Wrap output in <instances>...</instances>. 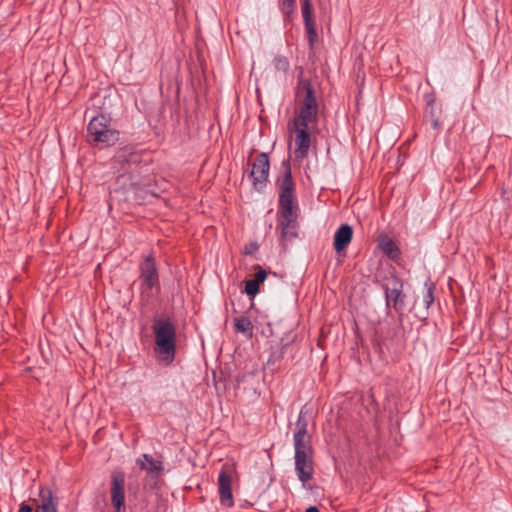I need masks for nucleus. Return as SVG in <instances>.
<instances>
[{"label": "nucleus", "mask_w": 512, "mask_h": 512, "mask_svg": "<svg viewBox=\"0 0 512 512\" xmlns=\"http://www.w3.org/2000/svg\"><path fill=\"white\" fill-rule=\"evenodd\" d=\"M298 109L290 128L294 135L295 160L302 162L308 157L313 135L318 132L319 103L316 91L308 79L299 78L296 89Z\"/></svg>", "instance_id": "obj_1"}, {"label": "nucleus", "mask_w": 512, "mask_h": 512, "mask_svg": "<svg viewBox=\"0 0 512 512\" xmlns=\"http://www.w3.org/2000/svg\"><path fill=\"white\" fill-rule=\"evenodd\" d=\"M307 427L308 421L305 418L303 409H301L296 422L293 439L295 449V471L303 486L312 479L314 471L313 447Z\"/></svg>", "instance_id": "obj_2"}, {"label": "nucleus", "mask_w": 512, "mask_h": 512, "mask_svg": "<svg viewBox=\"0 0 512 512\" xmlns=\"http://www.w3.org/2000/svg\"><path fill=\"white\" fill-rule=\"evenodd\" d=\"M154 353L166 365L173 362L176 352V328L169 319L157 318L153 323Z\"/></svg>", "instance_id": "obj_3"}, {"label": "nucleus", "mask_w": 512, "mask_h": 512, "mask_svg": "<svg viewBox=\"0 0 512 512\" xmlns=\"http://www.w3.org/2000/svg\"><path fill=\"white\" fill-rule=\"evenodd\" d=\"M87 139L90 143L101 146H113L119 140V131L111 127V119L104 114L93 117L87 127Z\"/></svg>", "instance_id": "obj_4"}, {"label": "nucleus", "mask_w": 512, "mask_h": 512, "mask_svg": "<svg viewBox=\"0 0 512 512\" xmlns=\"http://www.w3.org/2000/svg\"><path fill=\"white\" fill-rule=\"evenodd\" d=\"M284 174L279 180V215L280 217H297V202L294 195L295 184L288 161H283Z\"/></svg>", "instance_id": "obj_5"}, {"label": "nucleus", "mask_w": 512, "mask_h": 512, "mask_svg": "<svg viewBox=\"0 0 512 512\" xmlns=\"http://www.w3.org/2000/svg\"><path fill=\"white\" fill-rule=\"evenodd\" d=\"M140 280L143 292H148L159 284L158 271L152 255L145 257L140 263Z\"/></svg>", "instance_id": "obj_6"}, {"label": "nucleus", "mask_w": 512, "mask_h": 512, "mask_svg": "<svg viewBox=\"0 0 512 512\" xmlns=\"http://www.w3.org/2000/svg\"><path fill=\"white\" fill-rule=\"evenodd\" d=\"M269 167L270 165L267 154H259L253 163L252 170L249 175L256 190L260 191L266 186L269 175Z\"/></svg>", "instance_id": "obj_7"}, {"label": "nucleus", "mask_w": 512, "mask_h": 512, "mask_svg": "<svg viewBox=\"0 0 512 512\" xmlns=\"http://www.w3.org/2000/svg\"><path fill=\"white\" fill-rule=\"evenodd\" d=\"M111 501L115 512H126L125 507V476L116 471L111 475Z\"/></svg>", "instance_id": "obj_8"}, {"label": "nucleus", "mask_w": 512, "mask_h": 512, "mask_svg": "<svg viewBox=\"0 0 512 512\" xmlns=\"http://www.w3.org/2000/svg\"><path fill=\"white\" fill-rule=\"evenodd\" d=\"M386 297V304L390 306L392 304L393 308L396 311H401L404 306V296L402 294L403 284L402 282L396 278L391 277L387 280V282L383 285Z\"/></svg>", "instance_id": "obj_9"}, {"label": "nucleus", "mask_w": 512, "mask_h": 512, "mask_svg": "<svg viewBox=\"0 0 512 512\" xmlns=\"http://www.w3.org/2000/svg\"><path fill=\"white\" fill-rule=\"evenodd\" d=\"M297 217H280L277 229L280 230V242L285 248L297 237Z\"/></svg>", "instance_id": "obj_10"}, {"label": "nucleus", "mask_w": 512, "mask_h": 512, "mask_svg": "<svg viewBox=\"0 0 512 512\" xmlns=\"http://www.w3.org/2000/svg\"><path fill=\"white\" fill-rule=\"evenodd\" d=\"M231 483H232V478H231L230 474L227 473V471H225V470H221L218 475L220 502L222 505H225L227 507H232L234 504Z\"/></svg>", "instance_id": "obj_11"}, {"label": "nucleus", "mask_w": 512, "mask_h": 512, "mask_svg": "<svg viewBox=\"0 0 512 512\" xmlns=\"http://www.w3.org/2000/svg\"><path fill=\"white\" fill-rule=\"evenodd\" d=\"M353 237V229L348 224H342L334 235V249L341 252L350 244Z\"/></svg>", "instance_id": "obj_12"}, {"label": "nucleus", "mask_w": 512, "mask_h": 512, "mask_svg": "<svg viewBox=\"0 0 512 512\" xmlns=\"http://www.w3.org/2000/svg\"><path fill=\"white\" fill-rule=\"evenodd\" d=\"M137 464L142 470H147L155 476H158L163 470L162 462L154 460L149 454H143L141 458H138Z\"/></svg>", "instance_id": "obj_13"}, {"label": "nucleus", "mask_w": 512, "mask_h": 512, "mask_svg": "<svg viewBox=\"0 0 512 512\" xmlns=\"http://www.w3.org/2000/svg\"><path fill=\"white\" fill-rule=\"evenodd\" d=\"M40 498L41 503L37 506L35 512H58L57 503L49 489H42L40 491Z\"/></svg>", "instance_id": "obj_14"}, {"label": "nucleus", "mask_w": 512, "mask_h": 512, "mask_svg": "<svg viewBox=\"0 0 512 512\" xmlns=\"http://www.w3.org/2000/svg\"><path fill=\"white\" fill-rule=\"evenodd\" d=\"M279 9L284 20H291L296 9V0H280Z\"/></svg>", "instance_id": "obj_15"}, {"label": "nucleus", "mask_w": 512, "mask_h": 512, "mask_svg": "<svg viewBox=\"0 0 512 512\" xmlns=\"http://www.w3.org/2000/svg\"><path fill=\"white\" fill-rule=\"evenodd\" d=\"M234 326L237 332L251 336L253 332L252 322L247 317H239L235 319Z\"/></svg>", "instance_id": "obj_16"}, {"label": "nucleus", "mask_w": 512, "mask_h": 512, "mask_svg": "<svg viewBox=\"0 0 512 512\" xmlns=\"http://www.w3.org/2000/svg\"><path fill=\"white\" fill-rule=\"evenodd\" d=\"M272 65L275 71L283 74H286L290 68V63L287 57L281 55H278L273 59Z\"/></svg>", "instance_id": "obj_17"}, {"label": "nucleus", "mask_w": 512, "mask_h": 512, "mask_svg": "<svg viewBox=\"0 0 512 512\" xmlns=\"http://www.w3.org/2000/svg\"><path fill=\"white\" fill-rule=\"evenodd\" d=\"M284 347L285 346L281 344H277L276 346L272 347V351L267 360V364L274 365L276 362L281 360L284 355Z\"/></svg>", "instance_id": "obj_18"}, {"label": "nucleus", "mask_w": 512, "mask_h": 512, "mask_svg": "<svg viewBox=\"0 0 512 512\" xmlns=\"http://www.w3.org/2000/svg\"><path fill=\"white\" fill-rule=\"evenodd\" d=\"M434 290L435 286L433 284H430L427 287L426 291L423 293L422 304L426 309H428L434 302Z\"/></svg>", "instance_id": "obj_19"}, {"label": "nucleus", "mask_w": 512, "mask_h": 512, "mask_svg": "<svg viewBox=\"0 0 512 512\" xmlns=\"http://www.w3.org/2000/svg\"><path fill=\"white\" fill-rule=\"evenodd\" d=\"M302 15L304 19V23L312 22V4L310 0H302Z\"/></svg>", "instance_id": "obj_20"}, {"label": "nucleus", "mask_w": 512, "mask_h": 512, "mask_svg": "<svg viewBox=\"0 0 512 512\" xmlns=\"http://www.w3.org/2000/svg\"><path fill=\"white\" fill-rule=\"evenodd\" d=\"M135 157V153L131 152L130 149L125 148L117 152L115 155V160L119 163L129 162Z\"/></svg>", "instance_id": "obj_21"}, {"label": "nucleus", "mask_w": 512, "mask_h": 512, "mask_svg": "<svg viewBox=\"0 0 512 512\" xmlns=\"http://www.w3.org/2000/svg\"><path fill=\"white\" fill-rule=\"evenodd\" d=\"M245 292L247 295L254 297L259 292V284L256 281L248 280L245 283Z\"/></svg>", "instance_id": "obj_22"}, {"label": "nucleus", "mask_w": 512, "mask_h": 512, "mask_svg": "<svg viewBox=\"0 0 512 512\" xmlns=\"http://www.w3.org/2000/svg\"><path fill=\"white\" fill-rule=\"evenodd\" d=\"M304 24H305V29H306V31L308 33L309 42H310L311 45H313V43H314V41L316 40V37H317L314 21L307 22V23H304Z\"/></svg>", "instance_id": "obj_23"}, {"label": "nucleus", "mask_w": 512, "mask_h": 512, "mask_svg": "<svg viewBox=\"0 0 512 512\" xmlns=\"http://www.w3.org/2000/svg\"><path fill=\"white\" fill-rule=\"evenodd\" d=\"M266 277H267L266 271L263 268H261L260 266H258L257 271L254 274V278L252 280L256 281V283H258L260 285V283L264 282Z\"/></svg>", "instance_id": "obj_24"}, {"label": "nucleus", "mask_w": 512, "mask_h": 512, "mask_svg": "<svg viewBox=\"0 0 512 512\" xmlns=\"http://www.w3.org/2000/svg\"><path fill=\"white\" fill-rule=\"evenodd\" d=\"M394 247V244L391 240H388L382 244V248L385 252H387L389 255L392 252V248Z\"/></svg>", "instance_id": "obj_25"}, {"label": "nucleus", "mask_w": 512, "mask_h": 512, "mask_svg": "<svg viewBox=\"0 0 512 512\" xmlns=\"http://www.w3.org/2000/svg\"><path fill=\"white\" fill-rule=\"evenodd\" d=\"M19 512H33V509L31 506H29L27 504H22L20 506Z\"/></svg>", "instance_id": "obj_26"}, {"label": "nucleus", "mask_w": 512, "mask_h": 512, "mask_svg": "<svg viewBox=\"0 0 512 512\" xmlns=\"http://www.w3.org/2000/svg\"><path fill=\"white\" fill-rule=\"evenodd\" d=\"M305 512H320V511L317 507L311 506V507L307 508Z\"/></svg>", "instance_id": "obj_27"}, {"label": "nucleus", "mask_w": 512, "mask_h": 512, "mask_svg": "<svg viewBox=\"0 0 512 512\" xmlns=\"http://www.w3.org/2000/svg\"><path fill=\"white\" fill-rule=\"evenodd\" d=\"M438 123H439V122H438V120H435V121H434V123H433V127H434V128H437Z\"/></svg>", "instance_id": "obj_28"}]
</instances>
